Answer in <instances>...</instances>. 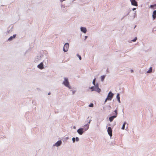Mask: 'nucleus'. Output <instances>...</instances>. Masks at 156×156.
<instances>
[{
  "instance_id": "b1692460",
  "label": "nucleus",
  "mask_w": 156,
  "mask_h": 156,
  "mask_svg": "<svg viewBox=\"0 0 156 156\" xmlns=\"http://www.w3.org/2000/svg\"><path fill=\"white\" fill-rule=\"evenodd\" d=\"M94 87H90V89L92 90L93 91V90L94 89Z\"/></svg>"
},
{
  "instance_id": "cd10ccee",
  "label": "nucleus",
  "mask_w": 156,
  "mask_h": 156,
  "mask_svg": "<svg viewBox=\"0 0 156 156\" xmlns=\"http://www.w3.org/2000/svg\"><path fill=\"white\" fill-rule=\"evenodd\" d=\"M131 72H133V70H131Z\"/></svg>"
},
{
  "instance_id": "f257e3e1",
  "label": "nucleus",
  "mask_w": 156,
  "mask_h": 156,
  "mask_svg": "<svg viewBox=\"0 0 156 156\" xmlns=\"http://www.w3.org/2000/svg\"><path fill=\"white\" fill-rule=\"evenodd\" d=\"M113 96V94H112L111 91L109 92L108 95V97L105 101V102H106L107 100H111L112 99Z\"/></svg>"
},
{
  "instance_id": "423d86ee",
  "label": "nucleus",
  "mask_w": 156,
  "mask_h": 156,
  "mask_svg": "<svg viewBox=\"0 0 156 156\" xmlns=\"http://www.w3.org/2000/svg\"><path fill=\"white\" fill-rule=\"evenodd\" d=\"M83 128H80L78 129L77 132L80 135H82L84 132Z\"/></svg>"
},
{
  "instance_id": "ddd939ff",
  "label": "nucleus",
  "mask_w": 156,
  "mask_h": 156,
  "mask_svg": "<svg viewBox=\"0 0 156 156\" xmlns=\"http://www.w3.org/2000/svg\"><path fill=\"white\" fill-rule=\"evenodd\" d=\"M16 36V35H13V36H11L8 39V41H11L13 38H14Z\"/></svg>"
},
{
  "instance_id": "20e7f679",
  "label": "nucleus",
  "mask_w": 156,
  "mask_h": 156,
  "mask_svg": "<svg viewBox=\"0 0 156 156\" xmlns=\"http://www.w3.org/2000/svg\"><path fill=\"white\" fill-rule=\"evenodd\" d=\"M69 48V44L68 43H66L63 47V51L65 52H66L68 51Z\"/></svg>"
},
{
  "instance_id": "2eb2a0df",
  "label": "nucleus",
  "mask_w": 156,
  "mask_h": 156,
  "mask_svg": "<svg viewBox=\"0 0 156 156\" xmlns=\"http://www.w3.org/2000/svg\"><path fill=\"white\" fill-rule=\"evenodd\" d=\"M117 98L119 102H120L119 94H118L117 95Z\"/></svg>"
},
{
  "instance_id": "f8f14e48",
  "label": "nucleus",
  "mask_w": 156,
  "mask_h": 156,
  "mask_svg": "<svg viewBox=\"0 0 156 156\" xmlns=\"http://www.w3.org/2000/svg\"><path fill=\"white\" fill-rule=\"evenodd\" d=\"M81 30L84 33H86L87 32V30L86 28L83 27H81Z\"/></svg>"
},
{
  "instance_id": "5701e85b",
  "label": "nucleus",
  "mask_w": 156,
  "mask_h": 156,
  "mask_svg": "<svg viewBox=\"0 0 156 156\" xmlns=\"http://www.w3.org/2000/svg\"><path fill=\"white\" fill-rule=\"evenodd\" d=\"M85 126H87V128L85 129V131L87 130L89 128L88 126H87V125H86Z\"/></svg>"
},
{
  "instance_id": "7c9ffc66",
  "label": "nucleus",
  "mask_w": 156,
  "mask_h": 156,
  "mask_svg": "<svg viewBox=\"0 0 156 156\" xmlns=\"http://www.w3.org/2000/svg\"><path fill=\"white\" fill-rule=\"evenodd\" d=\"M90 120L89 122V123H90Z\"/></svg>"
},
{
  "instance_id": "6ab92c4d",
  "label": "nucleus",
  "mask_w": 156,
  "mask_h": 156,
  "mask_svg": "<svg viewBox=\"0 0 156 156\" xmlns=\"http://www.w3.org/2000/svg\"><path fill=\"white\" fill-rule=\"evenodd\" d=\"M95 80H96V78H95L93 80V84L94 85H95Z\"/></svg>"
},
{
  "instance_id": "1a4fd4ad",
  "label": "nucleus",
  "mask_w": 156,
  "mask_h": 156,
  "mask_svg": "<svg viewBox=\"0 0 156 156\" xmlns=\"http://www.w3.org/2000/svg\"><path fill=\"white\" fill-rule=\"evenodd\" d=\"M37 67L41 69H43L44 68L43 63L42 62H41L37 66Z\"/></svg>"
},
{
  "instance_id": "412c9836",
  "label": "nucleus",
  "mask_w": 156,
  "mask_h": 156,
  "mask_svg": "<svg viewBox=\"0 0 156 156\" xmlns=\"http://www.w3.org/2000/svg\"><path fill=\"white\" fill-rule=\"evenodd\" d=\"M137 37H136L133 40H132V41H133V42H135V41H136V40H137Z\"/></svg>"
},
{
  "instance_id": "7ed1b4c3",
  "label": "nucleus",
  "mask_w": 156,
  "mask_h": 156,
  "mask_svg": "<svg viewBox=\"0 0 156 156\" xmlns=\"http://www.w3.org/2000/svg\"><path fill=\"white\" fill-rule=\"evenodd\" d=\"M114 112H115V114H114L115 115L112 116H111L109 118V120L110 122H112L113 121V119L115 118H116L117 116V110H115L114 111Z\"/></svg>"
},
{
  "instance_id": "4be33fe9",
  "label": "nucleus",
  "mask_w": 156,
  "mask_h": 156,
  "mask_svg": "<svg viewBox=\"0 0 156 156\" xmlns=\"http://www.w3.org/2000/svg\"><path fill=\"white\" fill-rule=\"evenodd\" d=\"M72 140L73 142H74L75 141V138L74 137H73L72 138Z\"/></svg>"
},
{
  "instance_id": "a211bd4d",
  "label": "nucleus",
  "mask_w": 156,
  "mask_h": 156,
  "mask_svg": "<svg viewBox=\"0 0 156 156\" xmlns=\"http://www.w3.org/2000/svg\"><path fill=\"white\" fill-rule=\"evenodd\" d=\"M77 56L79 58L80 60H81V56L79 55V54H77Z\"/></svg>"
},
{
  "instance_id": "9b49d317",
  "label": "nucleus",
  "mask_w": 156,
  "mask_h": 156,
  "mask_svg": "<svg viewBox=\"0 0 156 156\" xmlns=\"http://www.w3.org/2000/svg\"><path fill=\"white\" fill-rule=\"evenodd\" d=\"M152 16L154 20L156 18V10H154L153 11Z\"/></svg>"
},
{
  "instance_id": "a878e982",
  "label": "nucleus",
  "mask_w": 156,
  "mask_h": 156,
  "mask_svg": "<svg viewBox=\"0 0 156 156\" xmlns=\"http://www.w3.org/2000/svg\"><path fill=\"white\" fill-rule=\"evenodd\" d=\"M154 5H151L150 6V7L151 8H152L154 7Z\"/></svg>"
},
{
  "instance_id": "9d476101",
  "label": "nucleus",
  "mask_w": 156,
  "mask_h": 156,
  "mask_svg": "<svg viewBox=\"0 0 156 156\" xmlns=\"http://www.w3.org/2000/svg\"><path fill=\"white\" fill-rule=\"evenodd\" d=\"M62 142L61 141L59 140L57 141L55 144L56 146L58 147L61 144Z\"/></svg>"
},
{
  "instance_id": "0eeeda50",
  "label": "nucleus",
  "mask_w": 156,
  "mask_h": 156,
  "mask_svg": "<svg viewBox=\"0 0 156 156\" xmlns=\"http://www.w3.org/2000/svg\"><path fill=\"white\" fill-rule=\"evenodd\" d=\"M131 2L132 5L136 6H138L137 2L135 0H131Z\"/></svg>"
},
{
  "instance_id": "aec40b11",
  "label": "nucleus",
  "mask_w": 156,
  "mask_h": 156,
  "mask_svg": "<svg viewBox=\"0 0 156 156\" xmlns=\"http://www.w3.org/2000/svg\"><path fill=\"white\" fill-rule=\"evenodd\" d=\"M94 105L93 103H91L89 105V106L91 107H93Z\"/></svg>"
},
{
  "instance_id": "39448f33",
  "label": "nucleus",
  "mask_w": 156,
  "mask_h": 156,
  "mask_svg": "<svg viewBox=\"0 0 156 156\" xmlns=\"http://www.w3.org/2000/svg\"><path fill=\"white\" fill-rule=\"evenodd\" d=\"M108 132V134L110 136H112V128L111 127H109L108 128L107 130Z\"/></svg>"
},
{
  "instance_id": "4468645a",
  "label": "nucleus",
  "mask_w": 156,
  "mask_h": 156,
  "mask_svg": "<svg viewBox=\"0 0 156 156\" xmlns=\"http://www.w3.org/2000/svg\"><path fill=\"white\" fill-rule=\"evenodd\" d=\"M152 70V67H150L149 69L147 71V73H150L151 72Z\"/></svg>"
},
{
  "instance_id": "bb28decb",
  "label": "nucleus",
  "mask_w": 156,
  "mask_h": 156,
  "mask_svg": "<svg viewBox=\"0 0 156 156\" xmlns=\"http://www.w3.org/2000/svg\"><path fill=\"white\" fill-rule=\"evenodd\" d=\"M136 9V8H133V10L134 11V10H135Z\"/></svg>"
},
{
  "instance_id": "f3484780",
  "label": "nucleus",
  "mask_w": 156,
  "mask_h": 156,
  "mask_svg": "<svg viewBox=\"0 0 156 156\" xmlns=\"http://www.w3.org/2000/svg\"><path fill=\"white\" fill-rule=\"evenodd\" d=\"M125 125H126V122H124L123 124V126H122V129H124V128H125Z\"/></svg>"
},
{
  "instance_id": "6e6552de",
  "label": "nucleus",
  "mask_w": 156,
  "mask_h": 156,
  "mask_svg": "<svg viewBox=\"0 0 156 156\" xmlns=\"http://www.w3.org/2000/svg\"><path fill=\"white\" fill-rule=\"evenodd\" d=\"M93 90L96 91L98 92H100L101 91V89L98 87V86H95L94 89Z\"/></svg>"
},
{
  "instance_id": "c85d7f7f",
  "label": "nucleus",
  "mask_w": 156,
  "mask_h": 156,
  "mask_svg": "<svg viewBox=\"0 0 156 156\" xmlns=\"http://www.w3.org/2000/svg\"><path fill=\"white\" fill-rule=\"evenodd\" d=\"M74 92L73 91V94H74Z\"/></svg>"
},
{
  "instance_id": "393cba45",
  "label": "nucleus",
  "mask_w": 156,
  "mask_h": 156,
  "mask_svg": "<svg viewBox=\"0 0 156 156\" xmlns=\"http://www.w3.org/2000/svg\"><path fill=\"white\" fill-rule=\"evenodd\" d=\"M76 141H78L79 140V139L78 137H76Z\"/></svg>"
},
{
  "instance_id": "f03ea898",
  "label": "nucleus",
  "mask_w": 156,
  "mask_h": 156,
  "mask_svg": "<svg viewBox=\"0 0 156 156\" xmlns=\"http://www.w3.org/2000/svg\"><path fill=\"white\" fill-rule=\"evenodd\" d=\"M63 83L66 86L69 88H70L69 82L67 78H65L64 81L63 82Z\"/></svg>"
},
{
  "instance_id": "dca6fc26",
  "label": "nucleus",
  "mask_w": 156,
  "mask_h": 156,
  "mask_svg": "<svg viewBox=\"0 0 156 156\" xmlns=\"http://www.w3.org/2000/svg\"><path fill=\"white\" fill-rule=\"evenodd\" d=\"M105 77V76H101V79L102 81H103Z\"/></svg>"
},
{
  "instance_id": "c756f323",
  "label": "nucleus",
  "mask_w": 156,
  "mask_h": 156,
  "mask_svg": "<svg viewBox=\"0 0 156 156\" xmlns=\"http://www.w3.org/2000/svg\"><path fill=\"white\" fill-rule=\"evenodd\" d=\"M50 93H49L48 94V95H50Z\"/></svg>"
}]
</instances>
